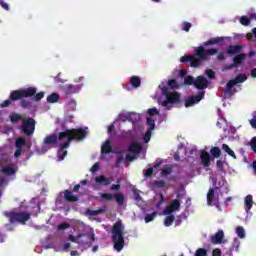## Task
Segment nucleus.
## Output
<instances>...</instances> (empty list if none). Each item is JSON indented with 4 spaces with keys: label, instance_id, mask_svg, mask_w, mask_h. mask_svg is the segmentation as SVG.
Returning a JSON list of instances; mask_svg holds the SVG:
<instances>
[{
    "label": "nucleus",
    "instance_id": "obj_21",
    "mask_svg": "<svg viewBox=\"0 0 256 256\" xmlns=\"http://www.w3.org/2000/svg\"><path fill=\"white\" fill-rule=\"evenodd\" d=\"M227 37H215L211 38L210 40L204 42L205 47H209V45H219V43H223Z\"/></svg>",
    "mask_w": 256,
    "mask_h": 256
},
{
    "label": "nucleus",
    "instance_id": "obj_3",
    "mask_svg": "<svg viewBox=\"0 0 256 256\" xmlns=\"http://www.w3.org/2000/svg\"><path fill=\"white\" fill-rule=\"evenodd\" d=\"M162 91V95L166 97L164 101H162V107H165L168 110L173 109V105H177V103H181V94L177 91L170 92L169 86L160 85L159 86Z\"/></svg>",
    "mask_w": 256,
    "mask_h": 256
},
{
    "label": "nucleus",
    "instance_id": "obj_8",
    "mask_svg": "<svg viewBox=\"0 0 256 256\" xmlns=\"http://www.w3.org/2000/svg\"><path fill=\"white\" fill-rule=\"evenodd\" d=\"M100 197L104 201H113V199H115L118 207H123V205H125V195H123V193H100Z\"/></svg>",
    "mask_w": 256,
    "mask_h": 256
},
{
    "label": "nucleus",
    "instance_id": "obj_2",
    "mask_svg": "<svg viewBox=\"0 0 256 256\" xmlns=\"http://www.w3.org/2000/svg\"><path fill=\"white\" fill-rule=\"evenodd\" d=\"M123 231H125V226H123L121 220H118L112 227V243H114V249L118 252L123 251V247H125Z\"/></svg>",
    "mask_w": 256,
    "mask_h": 256
},
{
    "label": "nucleus",
    "instance_id": "obj_11",
    "mask_svg": "<svg viewBox=\"0 0 256 256\" xmlns=\"http://www.w3.org/2000/svg\"><path fill=\"white\" fill-rule=\"evenodd\" d=\"M203 97H205V92H199L197 95L190 96L188 99L185 100V107H193V105H197Z\"/></svg>",
    "mask_w": 256,
    "mask_h": 256
},
{
    "label": "nucleus",
    "instance_id": "obj_63",
    "mask_svg": "<svg viewBox=\"0 0 256 256\" xmlns=\"http://www.w3.org/2000/svg\"><path fill=\"white\" fill-rule=\"evenodd\" d=\"M212 256H221V250L220 249H214L212 252Z\"/></svg>",
    "mask_w": 256,
    "mask_h": 256
},
{
    "label": "nucleus",
    "instance_id": "obj_30",
    "mask_svg": "<svg viewBox=\"0 0 256 256\" xmlns=\"http://www.w3.org/2000/svg\"><path fill=\"white\" fill-rule=\"evenodd\" d=\"M213 199H215V189L210 188L207 193V203L208 205H213Z\"/></svg>",
    "mask_w": 256,
    "mask_h": 256
},
{
    "label": "nucleus",
    "instance_id": "obj_14",
    "mask_svg": "<svg viewBox=\"0 0 256 256\" xmlns=\"http://www.w3.org/2000/svg\"><path fill=\"white\" fill-rule=\"evenodd\" d=\"M128 151L129 153H133L134 155H139V153L143 151V145L138 142H132L128 147Z\"/></svg>",
    "mask_w": 256,
    "mask_h": 256
},
{
    "label": "nucleus",
    "instance_id": "obj_22",
    "mask_svg": "<svg viewBox=\"0 0 256 256\" xmlns=\"http://www.w3.org/2000/svg\"><path fill=\"white\" fill-rule=\"evenodd\" d=\"M95 183H98L99 185H103V187H107L108 185H111V179L100 175L95 178Z\"/></svg>",
    "mask_w": 256,
    "mask_h": 256
},
{
    "label": "nucleus",
    "instance_id": "obj_46",
    "mask_svg": "<svg viewBox=\"0 0 256 256\" xmlns=\"http://www.w3.org/2000/svg\"><path fill=\"white\" fill-rule=\"evenodd\" d=\"M175 212L173 207L169 204L168 206L165 207L163 213L164 215H171V213Z\"/></svg>",
    "mask_w": 256,
    "mask_h": 256
},
{
    "label": "nucleus",
    "instance_id": "obj_17",
    "mask_svg": "<svg viewBox=\"0 0 256 256\" xmlns=\"http://www.w3.org/2000/svg\"><path fill=\"white\" fill-rule=\"evenodd\" d=\"M81 87V85L69 84L64 88V92L66 93V95H73L75 93H79L81 91Z\"/></svg>",
    "mask_w": 256,
    "mask_h": 256
},
{
    "label": "nucleus",
    "instance_id": "obj_51",
    "mask_svg": "<svg viewBox=\"0 0 256 256\" xmlns=\"http://www.w3.org/2000/svg\"><path fill=\"white\" fill-rule=\"evenodd\" d=\"M148 115H150V117H153L155 115H159V110H157V108H155V107L150 108L148 110Z\"/></svg>",
    "mask_w": 256,
    "mask_h": 256
},
{
    "label": "nucleus",
    "instance_id": "obj_23",
    "mask_svg": "<svg viewBox=\"0 0 256 256\" xmlns=\"http://www.w3.org/2000/svg\"><path fill=\"white\" fill-rule=\"evenodd\" d=\"M242 49H243L242 45H230L227 48V54L228 55H235L237 53H241Z\"/></svg>",
    "mask_w": 256,
    "mask_h": 256
},
{
    "label": "nucleus",
    "instance_id": "obj_10",
    "mask_svg": "<svg viewBox=\"0 0 256 256\" xmlns=\"http://www.w3.org/2000/svg\"><path fill=\"white\" fill-rule=\"evenodd\" d=\"M24 147H27L28 149H31V146L27 144V140L23 137H19L15 141V148L16 151L14 153L15 159H19L23 153H25V150H23Z\"/></svg>",
    "mask_w": 256,
    "mask_h": 256
},
{
    "label": "nucleus",
    "instance_id": "obj_7",
    "mask_svg": "<svg viewBox=\"0 0 256 256\" xmlns=\"http://www.w3.org/2000/svg\"><path fill=\"white\" fill-rule=\"evenodd\" d=\"M35 125H37V122L35 121V119L31 117L24 118L22 120V126H21L22 133L27 137H31L33 133H35Z\"/></svg>",
    "mask_w": 256,
    "mask_h": 256
},
{
    "label": "nucleus",
    "instance_id": "obj_9",
    "mask_svg": "<svg viewBox=\"0 0 256 256\" xmlns=\"http://www.w3.org/2000/svg\"><path fill=\"white\" fill-rule=\"evenodd\" d=\"M195 55L198 57L201 61L207 59V57H211L213 55H217V49L215 48H209L205 50L203 46H199L195 49Z\"/></svg>",
    "mask_w": 256,
    "mask_h": 256
},
{
    "label": "nucleus",
    "instance_id": "obj_49",
    "mask_svg": "<svg viewBox=\"0 0 256 256\" xmlns=\"http://www.w3.org/2000/svg\"><path fill=\"white\" fill-rule=\"evenodd\" d=\"M68 109H70V111H75V108L77 107V102H75V100H71L68 104H67Z\"/></svg>",
    "mask_w": 256,
    "mask_h": 256
},
{
    "label": "nucleus",
    "instance_id": "obj_58",
    "mask_svg": "<svg viewBox=\"0 0 256 256\" xmlns=\"http://www.w3.org/2000/svg\"><path fill=\"white\" fill-rule=\"evenodd\" d=\"M90 171H91L92 173H97V171H99V163H95V164L91 167Z\"/></svg>",
    "mask_w": 256,
    "mask_h": 256
},
{
    "label": "nucleus",
    "instance_id": "obj_26",
    "mask_svg": "<svg viewBox=\"0 0 256 256\" xmlns=\"http://www.w3.org/2000/svg\"><path fill=\"white\" fill-rule=\"evenodd\" d=\"M246 212L249 213L253 207V196L251 194L247 195L244 200Z\"/></svg>",
    "mask_w": 256,
    "mask_h": 256
},
{
    "label": "nucleus",
    "instance_id": "obj_48",
    "mask_svg": "<svg viewBox=\"0 0 256 256\" xmlns=\"http://www.w3.org/2000/svg\"><path fill=\"white\" fill-rule=\"evenodd\" d=\"M69 227H70L69 223L63 222L58 225L57 229L58 231H65V229H69Z\"/></svg>",
    "mask_w": 256,
    "mask_h": 256
},
{
    "label": "nucleus",
    "instance_id": "obj_15",
    "mask_svg": "<svg viewBox=\"0 0 256 256\" xmlns=\"http://www.w3.org/2000/svg\"><path fill=\"white\" fill-rule=\"evenodd\" d=\"M57 141H59V135L56 133L49 134L44 138V145H57Z\"/></svg>",
    "mask_w": 256,
    "mask_h": 256
},
{
    "label": "nucleus",
    "instance_id": "obj_44",
    "mask_svg": "<svg viewBox=\"0 0 256 256\" xmlns=\"http://www.w3.org/2000/svg\"><path fill=\"white\" fill-rule=\"evenodd\" d=\"M252 129H256V111L252 113V119L249 120Z\"/></svg>",
    "mask_w": 256,
    "mask_h": 256
},
{
    "label": "nucleus",
    "instance_id": "obj_20",
    "mask_svg": "<svg viewBox=\"0 0 256 256\" xmlns=\"http://www.w3.org/2000/svg\"><path fill=\"white\" fill-rule=\"evenodd\" d=\"M245 59H247V54L242 53L234 56L232 61L234 65H236V67L239 68L241 67V65H243V61H245Z\"/></svg>",
    "mask_w": 256,
    "mask_h": 256
},
{
    "label": "nucleus",
    "instance_id": "obj_25",
    "mask_svg": "<svg viewBox=\"0 0 256 256\" xmlns=\"http://www.w3.org/2000/svg\"><path fill=\"white\" fill-rule=\"evenodd\" d=\"M166 185L167 183H165L164 180H155L151 184L152 191H155V189H163Z\"/></svg>",
    "mask_w": 256,
    "mask_h": 256
},
{
    "label": "nucleus",
    "instance_id": "obj_47",
    "mask_svg": "<svg viewBox=\"0 0 256 256\" xmlns=\"http://www.w3.org/2000/svg\"><path fill=\"white\" fill-rule=\"evenodd\" d=\"M195 256H207V250L205 248H199L196 250Z\"/></svg>",
    "mask_w": 256,
    "mask_h": 256
},
{
    "label": "nucleus",
    "instance_id": "obj_6",
    "mask_svg": "<svg viewBox=\"0 0 256 256\" xmlns=\"http://www.w3.org/2000/svg\"><path fill=\"white\" fill-rule=\"evenodd\" d=\"M5 215L10 223H21L22 225H25L31 219V214L27 212H6Z\"/></svg>",
    "mask_w": 256,
    "mask_h": 256
},
{
    "label": "nucleus",
    "instance_id": "obj_24",
    "mask_svg": "<svg viewBox=\"0 0 256 256\" xmlns=\"http://www.w3.org/2000/svg\"><path fill=\"white\" fill-rule=\"evenodd\" d=\"M113 151V148H111V140H106V142L101 147V153L104 155H109Z\"/></svg>",
    "mask_w": 256,
    "mask_h": 256
},
{
    "label": "nucleus",
    "instance_id": "obj_27",
    "mask_svg": "<svg viewBox=\"0 0 256 256\" xmlns=\"http://www.w3.org/2000/svg\"><path fill=\"white\" fill-rule=\"evenodd\" d=\"M1 173H3L4 175H15V173H17V170H15V168H13V166H4L1 169Z\"/></svg>",
    "mask_w": 256,
    "mask_h": 256
},
{
    "label": "nucleus",
    "instance_id": "obj_28",
    "mask_svg": "<svg viewBox=\"0 0 256 256\" xmlns=\"http://www.w3.org/2000/svg\"><path fill=\"white\" fill-rule=\"evenodd\" d=\"M130 84L134 89H138V87H141V78L139 76H132L130 79Z\"/></svg>",
    "mask_w": 256,
    "mask_h": 256
},
{
    "label": "nucleus",
    "instance_id": "obj_36",
    "mask_svg": "<svg viewBox=\"0 0 256 256\" xmlns=\"http://www.w3.org/2000/svg\"><path fill=\"white\" fill-rule=\"evenodd\" d=\"M240 23L241 25H244V27H249L251 25V18H248L247 16L240 17Z\"/></svg>",
    "mask_w": 256,
    "mask_h": 256
},
{
    "label": "nucleus",
    "instance_id": "obj_45",
    "mask_svg": "<svg viewBox=\"0 0 256 256\" xmlns=\"http://www.w3.org/2000/svg\"><path fill=\"white\" fill-rule=\"evenodd\" d=\"M168 87H170V89H177V87H179V85L177 84V80H168Z\"/></svg>",
    "mask_w": 256,
    "mask_h": 256
},
{
    "label": "nucleus",
    "instance_id": "obj_34",
    "mask_svg": "<svg viewBox=\"0 0 256 256\" xmlns=\"http://www.w3.org/2000/svg\"><path fill=\"white\" fill-rule=\"evenodd\" d=\"M101 213H103L102 209H98V210L87 209L85 212V215H90L91 217H95L97 215H101Z\"/></svg>",
    "mask_w": 256,
    "mask_h": 256
},
{
    "label": "nucleus",
    "instance_id": "obj_52",
    "mask_svg": "<svg viewBox=\"0 0 256 256\" xmlns=\"http://www.w3.org/2000/svg\"><path fill=\"white\" fill-rule=\"evenodd\" d=\"M151 130H147V132L144 135V141L145 143H149V141H151Z\"/></svg>",
    "mask_w": 256,
    "mask_h": 256
},
{
    "label": "nucleus",
    "instance_id": "obj_4",
    "mask_svg": "<svg viewBox=\"0 0 256 256\" xmlns=\"http://www.w3.org/2000/svg\"><path fill=\"white\" fill-rule=\"evenodd\" d=\"M245 81H247V75L245 74H238L235 79L228 81L226 89L224 90L225 97H232V95H235L237 90H233V87H235V85H239V83H245Z\"/></svg>",
    "mask_w": 256,
    "mask_h": 256
},
{
    "label": "nucleus",
    "instance_id": "obj_35",
    "mask_svg": "<svg viewBox=\"0 0 256 256\" xmlns=\"http://www.w3.org/2000/svg\"><path fill=\"white\" fill-rule=\"evenodd\" d=\"M175 221V216L168 215L164 220L165 227H171L173 225V222Z\"/></svg>",
    "mask_w": 256,
    "mask_h": 256
},
{
    "label": "nucleus",
    "instance_id": "obj_64",
    "mask_svg": "<svg viewBox=\"0 0 256 256\" xmlns=\"http://www.w3.org/2000/svg\"><path fill=\"white\" fill-rule=\"evenodd\" d=\"M135 159H136V157L133 155H130V154L126 155V161L131 162V161H135Z\"/></svg>",
    "mask_w": 256,
    "mask_h": 256
},
{
    "label": "nucleus",
    "instance_id": "obj_18",
    "mask_svg": "<svg viewBox=\"0 0 256 256\" xmlns=\"http://www.w3.org/2000/svg\"><path fill=\"white\" fill-rule=\"evenodd\" d=\"M64 199L68 203H77L79 201V198L70 190H64Z\"/></svg>",
    "mask_w": 256,
    "mask_h": 256
},
{
    "label": "nucleus",
    "instance_id": "obj_13",
    "mask_svg": "<svg viewBox=\"0 0 256 256\" xmlns=\"http://www.w3.org/2000/svg\"><path fill=\"white\" fill-rule=\"evenodd\" d=\"M209 85V81L207 80V78H205V76H198L197 79L194 81V87H196V89H207Z\"/></svg>",
    "mask_w": 256,
    "mask_h": 256
},
{
    "label": "nucleus",
    "instance_id": "obj_16",
    "mask_svg": "<svg viewBox=\"0 0 256 256\" xmlns=\"http://www.w3.org/2000/svg\"><path fill=\"white\" fill-rule=\"evenodd\" d=\"M203 167H209L211 165V155L206 150H202L200 154Z\"/></svg>",
    "mask_w": 256,
    "mask_h": 256
},
{
    "label": "nucleus",
    "instance_id": "obj_39",
    "mask_svg": "<svg viewBox=\"0 0 256 256\" xmlns=\"http://www.w3.org/2000/svg\"><path fill=\"white\" fill-rule=\"evenodd\" d=\"M236 233L240 239L245 238V229L243 228V226L237 227Z\"/></svg>",
    "mask_w": 256,
    "mask_h": 256
},
{
    "label": "nucleus",
    "instance_id": "obj_33",
    "mask_svg": "<svg viewBox=\"0 0 256 256\" xmlns=\"http://www.w3.org/2000/svg\"><path fill=\"white\" fill-rule=\"evenodd\" d=\"M170 205L174 211H179L181 209V202L179 199H174L170 202Z\"/></svg>",
    "mask_w": 256,
    "mask_h": 256
},
{
    "label": "nucleus",
    "instance_id": "obj_50",
    "mask_svg": "<svg viewBox=\"0 0 256 256\" xmlns=\"http://www.w3.org/2000/svg\"><path fill=\"white\" fill-rule=\"evenodd\" d=\"M11 103H13V100L11 99V97L9 96V99L4 100L1 104L0 107H9L11 105Z\"/></svg>",
    "mask_w": 256,
    "mask_h": 256
},
{
    "label": "nucleus",
    "instance_id": "obj_31",
    "mask_svg": "<svg viewBox=\"0 0 256 256\" xmlns=\"http://www.w3.org/2000/svg\"><path fill=\"white\" fill-rule=\"evenodd\" d=\"M61 99V96L57 93H52L49 96H47L48 103H57Z\"/></svg>",
    "mask_w": 256,
    "mask_h": 256
},
{
    "label": "nucleus",
    "instance_id": "obj_29",
    "mask_svg": "<svg viewBox=\"0 0 256 256\" xmlns=\"http://www.w3.org/2000/svg\"><path fill=\"white\" fill-rule=\"evenodd\" d=\"M222 151H225L230 157H233V159H237V155H235V152L229 147L227 144L222 145Z\"/></svg>",
    "mask_w": 256,
    "mask_h": 256
},
{
    "label": "nucleus",
    "instance_id": "obj_19",
    "mask_svg": "<svg viewBox=\"0 0 256 256\" xmlns=\"http://www.w3.org/2000/svg\"><path fill=\"white\" fill-rule=\"evenodd\" d=\"M224 237H225V233L223 232V230H219L214 236L211 237V241L215 245H219L223 243Z\"/></svg>",
    "mask_w": 256,
    "mask_h": 256
},
{
    "label": "nucleus",
    "instance_id": "obj_60",
    "mask_svg": "<svg viewBox=\"0 0 256 256\" xmlns=\"http://www.w3.org/2000/svg\"><path fill=\"white\" fill-rule=\"evenodd\" d=\"M111 191H119V189H121V185L120 184H113L110 187Z\"/></svg>",
    "mask_w": 256,
    "mask_h": 256
},
{
    "label": "nucleus",
    "instance_id": "obj_56",
    "mask_svg": "<svg viewBox=\"0 0 256 256\" xmlns=\"http://www.w3.org/2000/svg\"><path fill=\"white\" fill-rule=\"evenodd\" d=\"M0 6L2 9H5V11H9V4H7L5 1L0 0Z\"/></svg>",
    "mask_w": 256,
    "mask_h": 256
},
{
    "label": "nucleus",
    "instance_id": "obj_5",
    "mask_svg": "<svg viewBox=\"0 0 256 256\" xmlns=\"http://www.w3.org/2000/svg\"><path fill=\"white\" fill-rule=\"evenodd\" d=\"M37 93V88L28 87L25 89L14 90L10 93V99L12 101H19V99H25L27 97H33Z\"/></svg>",
    "mask_w": 256,
    "mask_h": 256
},
{
    "label": "nucleus",
    "instance_id": "obj_59",
    "mask_svg": "<svg viewBox=\"0 0 256 256\" xmlns=\"http://www.w3.org/2000/svg\"><path fill=\"white\" fill-rule=\"evenodd\" d=\"M145 177H151L153 175V168H148L145 173Z\"/></svg>",
    "mask_w": 256,
    "mask_h": 256
},
{
    "label": "nucleus",
    "instance_id": "obj_62",
    "mask_svg": "<svg viewBox=\"0 0 256 256\" xmlns=\"http://www.w3.org/2000/svg\"><path fill=\"white\" fill-rule=\"evenodd\" d=\"M162 175H171V168H164L162 170Z\"/></svg>",
    "mask_w": 256,
    "mask_h": 256
},
{
    "label": "nucleus",
    "instance_id": "obj_40",
    "mask_svg": "<svg viewBox=\"0 0 256 256\" xmlns=\"http://www.w3.org/2000/svg\"><path fill=\"white\" fill-rule=\"evenodd\" d=\"M185 85H195V78L193 76H186L184 78Z\"/></svg>",
    "mask_w": 256,
    "mask_h": 256
},
{
    "label": "nucleus",
    "instance_id": "obj_53",
    "mask_svg": "<svg viewBox=\"0 0 256 256\" xmlns=\"http://www.w3.org/2000/svg\"><path fill=\"white\" fill-rule=\"evenodd\" d=\"M206 75L209 79H215V71L211 69L206 70Z\"/></svg>",
    "mask_w": 256,
    "mask_h": 256
},
{
    "label": "nucleus",
    "instance_id": "obj_1",
    "mask_svg": "<svg viewBox=\"0 0 256 256\" xmlns=\"http://www.w3.org/2000/svg\"><path fill=\"white\" fill-rule=\"evenodd\" d=\"M88 128H73V129H67L64 132H60L58 134L59 141H63V139H67L66 142L59 145V149L57 152L58 161H63L67 157V149L71 146L72 141H83L87 134L89 133L87 131Z\"/></svg>",
    "mask_w": 256,
    "mask_h": 256
},
{
    "label": "nucleus",
    "instance_id": "obj_54",
    "mask_svg": "<svg viewBox=\"0 0 256 256\" xmlns=\"http://www.w3.org/2000/svg\"><path fill=\"white\" fill-rule=\"evenodd\" d=\"M192 25L189 22H183V31L189 32L191 29Z\"/></svg>",
    "mask_w": 256,
    "mask_h": 256
},
{
    "label": "nucleus",
    "instance_id": "obj_61",
    "mask_svg": "<svg viewBox=\"0 0 256 256\" xmlns=\"http://www.w3.org/2000/svg\"><path fill=\"white\" fill-rule=\"evenodd\" d=\"M216 167L220 169V171H223V161L217 160Z\"/></svg>",
    "mask_w": 256,
    "mask_h": 256
},
{
    "label": "nucleus",
    "instance_id": "obj_32",
    "mask_svg": "<svg viewBox=\"0 0 256 256\" xmlns=\"http://www.w3.org/2000/svg\"><path fill=\"white\" fill-rule=\"evenodd\" d=\"M210 153L215 159H219V157H221V149L217 146L211 148Z\"/></svg>",
    "mask_w": 256,
    "mask_h": 256
},
{
    "label": "nucleus",
    "instance_id": "obj_12",
    "mask_svg": "<svg viewBox=\"0 0 256 256\" xmlns=\"http://www.w3.org/2000/svg\"><path fill=\"white\" fill-rule=\"evenodd\" d=\"M180 63H190V67H199L201 60L197 59L195 56L184 55L180 58Z\"/></svg>",
    "mask_w": 256,
    "mask_h": 256
},
{
    "label": "nucleus",
    "instance_id": "obj_55",
    "mask_svg": "<svg viewBox=\"0 0 256 256\" xmlns=\"http://www.w3.org/2000/svg\"><path fill=\"white\" fill-rule=\"evenodd\" d=\"M231 69H237V67H236L234 62L232 64H230V65L224 66V71H231Z\"/></svg>",
    "mask_w": 256,
    "mask_h": 256
},
{
    "label": "nucleus",
    "instance_id": "obj_57",
    "mask_svg": "<svg viewBox=\"0 0 256 256\" xmlns=\"http://www.w3.org/2000/svg\"><path fill=\"white\" fill-rule=\"evenodd\" d=\"M164 202H165V197L163 196V194H160V200L156 204V207H161Z\"/></svg>",
    "mask_w": 256,
    "mask_h": 256
},
{
    "label": "nucleus",
    "instance_id": "obj_41",
    "mask_svg": "<svg viewBox=\"0 0 256 256\" xmlns=\"http://www.w3.org/2000/svg\"><path fill=\"white\" fill-rule=\"evenodd\" d=\"M20 105L23 109H31V102L29 100L22 99Z\"/></svg>",
    "mask_w": 256,
    "mask_h": 256
},
{
    "label": "nucleus",
    "instance_id": "obj_42",
    "mask_svg": "<svg viewBox=\"0 0 256 256\" xmlns=\"http://www.w3.org/2000/svg\"><path fill=\"white\" fill-rule=\"evenodd\" d=\"M34 101L39 102L45 97V92L35 93L33 96Z\"/></svg>",
    "mask_w": 256,
    "mask_h": 256
},
{
    "label": "nucleus",
    "instance_id": "obj_43",
    "mask_svg": "<svg viewBox=\"0 0 256 256\" xmlns=\"http://www.w3.org/2000/svg\"><path fill=\"white\" fill-rule=\"evenodd\" d=\"M147 125L149 127L148 131H153L155 129V120L153 118H147Z\"/></svg>",
    "mask_w": 256,
    "mask_h": 256
},
{
    "label": "nucleus",
    "instance_id": "obj_38",
    "mask_svg": "<svg viewBox=\"0 0 256 256\" xmlns=\"http://www.w3.org/2000/svg\"><path fill=\"white\" fill-rule=\"evenodd\" d=\"M155 217H157V212H152L151 214H147L145 216V223H151V221H153Z\"/></svg>",
    "mask_w": 256,
    "mask_h": 256
},
{
    "label": "nucleus",
    "instance_id": "obj_37",
    "mask_svg": "<svg viewBox=\"0 0 256 256\" xmlns=\"http://www.w3.org/2000/svg\"><path fill=\"white\" fill-rule=\"evenodd\" d=\"M10 121L11 123H18L19 121H21V115L17 113H12L10 115Z\"/></svg>",
    "mask_w": 256,
    "mask_h": 256
}]
</instances>
